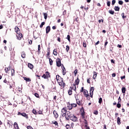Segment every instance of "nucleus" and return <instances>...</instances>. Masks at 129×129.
<instances>
[{
	"label": "nucleus",
	"instance_id": "obj_34",
	"mask_svg": "<svg viewBox=\"0 0 129 129\" xmlns=\"http://www.w3.org/2000/svg\"><path fill=\"white\" fill-rule=\"evenodd\" d=\"M66 39H67V40L69 41V43H71V40L70 39V36L69 35H67Z\"/></svg>",
	"mask_w": 129,
	"mask_h": 129
},
{
	"label": "nucleus",
	"instance_id": "obj_59",
	"mask_svg": "<svg viewBox=\"0 0 129 129\" xmlns=\"http://www.w3.org/2000/svg\"><path fill=\"white\" fill-rule=\"evenodd\" d=\"M57 41L58 42H59V43H61V38H60V37H58L57 38Z\"/></svg>",
	"mask_w": 129,
	"mask_h": 129
},
{
	"label": "nucleus",
	"instance_id": "obj_53",
	"mask_svg": "<svg viewBox=\"0 0 129 129\" xmlns=\"http://www.w3.org/2000/svg\"><path fill=\"white\" fill-rule=\"evenodd\" d=\"M121 106V105L120 104L118 103V104H117V107L118 108H120Z\"/></svg>",
	"mask_w": 129,
	"mask_h": 129
},
{
	"label": "nucleus",
	"instance_id": "obj_33",
	"mask_svg": "<svg viewBox=\"0 0 129 129\" xmlns=\"http://www.w3.org/2000/svg\"><path fill=\"white\" fill-rule=\"evenodd\" d=\"M77 73H78V70H77V69H76L74 71L75 76H76V75H77Z\"/></svg>",
	"mask_w": 129,
	"mask_h": 129
},
{
	"label": "nucleus",
	"instance_id": "obj_51",
	"mask_svg": "<svg viewBox=\"0 0 129 129\" xmlns=\"http://www.w3.org/2000/svg\"><path fill=\"white\" fill-rule=\"evenodd\" d=\"M108 44V42L107 41V40H106L105 41V44H104L105 47H106Z\"/></svg>",
	"mask_w": 129,
	"mask_h": 129
},
{
	"label": "nucleus",
	"instance_id": "obj_8",
	"mask_svg": "<svg viewBox=\"0 0 129 129\" xmlns=\"http://www.w3.org/2000/svg\"><path fill=\"white\" fill-rule=\"evenodd\" d=\"M77 104L79 105L80 106H82L83 105V104H82V100H80L79 99H78V97L76 98V96H75Z\"/></svg>",
	"mask_w": 129,
	"mask_h": 129
},
{
	"label": "nucleus",
	"instance_id": "obj_52",
	"mask_svg": "<svg viewBox=\"0 0 129 129\" xmlns=\"http://www.w3.org/2000/svg\"><path fill=\"white\" fill-rule=\"evenodd\" d=\"M84 90H86L84 89V87H82L81 90H80V92H83Z\"/></svg>",
	"mask_w": 129,
	"mask_h": 129
},
{
	"label": "nucleus",
	"instance_id": "obj_38",
	"mask_svg": "<svg viewBox=\"0 0 129 129\" xmlns=\"http://www.w3.org/2000/svg\"><path fill=\"white\" fill-rule=\"evenodd\" d=\"M43 16L45 20H47V18H48V15L47 14V13H44Z\"/></svg>",
	"mask_w": 129,
	"mask_h": 129
},
{
	"label": "nucleus",
	"instance_id": "obj_11",
	"mask_svg": "<svg viewBox=\"0 0 129 129\" xmlns=\"http://www.w3.org/2000/svg\"><path fill=\"white\" fill-rule=\"evenodd\" d=\"M56 66L57 67H61V65H62V63H61V59H60V58H56Z\"/></svg>",
	"mask_w": 129,
	"mask_h": 129
},
{
	"label": "nucleus",
	"instance_id": "obj_5",
	"mask_svg": "<svg viewBox=\"0 0 129 129\" xmlns=\"http://www.w3.org/2000/svg\"><path fill=\"white\" fill-rule=\"evenodd\" d=\"M81 111H82V112H81L82 118H83V119H84V120L85 121V125H87V126H88V122H87V120H86L85 119V111H84V108H83V107H82V108L81 109Z\"/></svg>",
	"mask_w": 129,
	"mask_h": 129
},
{
	"label": "nucleus",
	"instance_id": "obj_6",
	"mask_svg": "<svg viewBox=\"0 0 129 129\" xmlns=\"http://www.w3.org/2000/svg\"><path fill=\"white\" fill-rule=\"evenodd\" d=\"M42 78L44 79H48V78H51V76L50 75V73L49 72H46L45 74H44L42 76Z\"/></svg>",
	"mask_w": 129,
	"mask_h": 129
},
{
	"label": "nucleus",
	"instance_id": "obj_18",
	"mask_svg": "<svg viewBox=\"0 0 129 129\" xmlns=\"http://www.w3.org/2000/svg\"><path fill=\"white\" fill-rule=\"evenodd\" d=\"M14 126L15 129H20V127H19V125L17 122H14Z\"/></svg>",
	"mask_w": 129,
	"mask_h": 129
},
{
	"label": "nucleus",
	"instance_id": "obj_29",
	"mask_svg": "<svg viewBox=\"0 0 129 129\" xmlns=\"http://www.w3.org/2000/svg\"><path fill=\"white\" fill-rule=\"evenodd\" d=\"M21 57L23 58H26V53H25V52H22L21 53Z\"/></svg>",
	"mask_w": 129,
	"mask_h": 129
},
{
	"label": "nucleus",
	"instance_id": "obj_27",
	"mask_svg": "<svg viewBox=\"0 0 129 129\" xmlns=\"http://www.w3.org/2000/svg\"><path fill=\"white\" fill-rule=\"evenodd\" d=\"M11 76H15V69H11Z\"/></svg>",
	"mask_w": 129,
	"mask_h": 129
},
{
	"label": "nucleus",
	"instance_id": "obj_20",
	"mask_svg": "<svg viewBox=\"0 0 129 129\" xmlns=\"http://www.w3.org/2000/svg\"><path fill=\"white\" fill-rule=\"evenodd\" d=\"M79 82H80V80H79V78H77L76 80H75V85H79Z\"/></svg>",
	"mask_w": 129,
	"mask_h": 129
},
{
	"label": "nucleus",
	"instance_id": "obj_62",
	"mask_svg": "<svg viewBox=\"0 0 129 129\" xmlns=\"http://www.w3.org/2000/svg\"><path fill=\"white\" fill-rule=\"evenodd\" d=\"M28 43L30 45H32V43H33V41L32 40H29Z\"/></svg>",
	"mask_w": 129,
	"mask_h": 129
},
{
	"label": "nucleus",
	"instance_id": "obj_2",
	"mask_svg": "<svg viewBox=\"0 0 129 129\" xmlns=\"http://www.w3.org/2000/svg\"><path fill=\"white\" fill-rule=\"evenodd\" d=\"M70 119L72 121H74V122H77V121H78V118L77 117L75 116L74 114H73L71 112L67 115L66 120H69Z\"/></svg>",
	"mask_w": 129,
	"mask_h": 129
},
{
	"label": "nucleus",
	"instance_id": "obj_57",
	"mask_svg": "<svg viewBox=\"0 0 129 129\" xmlns=\"http://www.w3.org/2000/svg\"><path fill=\"white\" fill-rule=\"evenodd\" d=\"M85 129H90V127L89 126H87V125H85Z\"/></svg>",
	"mask_w": 129,
	"mask_h": 129
},
{
	"label": "nucleus",
	"instance_id": "obj_49",
	"mask_svg": "<svg viewBox=\"0 0 129 129\" xmlns=\"http://www.w3.org/2000/svg\"><path fill=\"white\" fill-rule=\"evenodd\" d=\"M38 114H43V111L39 110L37 112Z\"/></svg>",
	"mask_w": 129,
	"mask_h": 129
},
{
	"label": "nucleus",
	"instance_id": "obj_16",
	"mask_svg": "<svg viewBox=\"0 0 129 129\" xmlns=\"http://www.w3.org/2000/svg\"><path fill=\"white\" fill-rule=\"evenodd\" d=\"M15 32L16 33V34L20 33V28L18 27V26H16L14 28Z\"/></svg>",
	"mask_w": 129,
	"mask_h": 129
},
{
	"label": "nucleus",
	"instance_id": "obj_42",
	"mask_svg": "<svg viewBox=\"0 0 129 129\" xmlns=\"http://www.w3.org/2000/svg\"><path fill=\"white\" fill-rule=\"evenodd\" d=\"M93 91H94V87H92L90 88V92H93Z\"/></svg>",
	"mask_w": 129,
	"mask_h": 129
},
{
	"label": "nucleus",
	"instance_id": "obj_36",
	"mask_svg": "<svg viewBox=\"0 0 129 129\" xmlns=\"http://www.w3.org/2000/svg\"><path fill=\"white\" fill-rule=\"evenodd\" d=\"M117 122L118 124H120V118H119V117H117Z\"/></svg>",
	"mask_w": 129,
	"mask_h": 129
},
{
	"label": "nucleus",
	"instance_id": "obj_50",
	"mask_svg": "<svg viewBox=\"0 0 129 129\" xmlns=\"http://www.w3.org/2000/svg\"><path fill=\"white\" fill-rule=\"evenodd\" d=\"M38 52H40V51H41V45H38Z\"/></svg>",
	"mask_w": 129,
	"mask_h": 129
},
{
	"label": "nucleus",
	"instance_id": "obj_21",
	"mask_svg": "<svg viewBox=\"0 0 129 129\" xmlns=\"http://www.w3.org/2000/svg\"><path fill=\"white\" fill-rule=\"evenodd\" d=\"M23 79L26 82H31V80L29 78L23 77Z\"/></svg>",
	"mask_w": 129,
	"mask_h": 129
},
{
	"label": "nucleus",
	"instance_id": "obj_13",
	"mask_svg": "<svg viewBox=\"0 0 129 129\" xmlns=\"http://www.w3.org/2000/svg\"><path fill=\"white\" fill-rule=\"evenodd\" d=\"M53 114L56 119H57V118L59 117V114H58V112H57V111L54 110L53 111Z\"/></svg>",
	"mask_w": 129,
	"mask_h": 129
},
{
	"label": "nucleus",
	"instance_id": "obj_1",
	"mask_svg": "<svg viewBox=\"0 0 129 129\" xmlns=\"http://www.w3.org/2000/svg\"><path fill=\"white\" fill-rule=\"evenodd\" d=\"M56 79L59 86L62 87V88H64L66 86V83L64 82V80L59 75L56 76Z\"/></svg>",
	"mask_w": 129,
	"mask_h": 129
},
{
	"label": "nucleus",
	"instance_id": "obj_54",
	"mask_svg": "<svg viewBox=\"0 0 129 129\" xmlns=\"http://www.w3.org/2000/svg\"><path fill=\"white\" fill-rule=\"evenodd\" d=\"M90 80H91V79L90 78L89 79H87V83H89V84H90Z\"/></svg>",
	"mask_w": 129,
	"mask_h": 129
},
{
	"label": "nucleus",
	"instance_id": "obj_17",
	"mask_svg": "<svg viewBox=\"0 0 129 129\" xmlns=\"http://www.w3.org/2000/svg\"><path fill=\"white\" fill-rule=\"evenodd\" d=\"M67 107L69 109V110H71L72 108H73V106H72V104H71L70 103H68Z\"/></svg>",
	"mask_w": 129,
	"mask_h": 129
},
{
	"label": "nucleus",
	"instance_id": "obj_37",
	"mask_svg": "<svg viewBox=\"0 0 129 129\" xmlns=\"http://www.w3.org/2000/svg\"><path fill=\"white\" fill-rule=\"evenodd\" d=\"M66 129H71V126H70V125L67 124L66 125Z\"/></svg>",
	"mask_w": 129,
	"mask_h": 129
},
{
	"label": "nucleus",
	"instance_id": "obj_25",
	"mask_svg": "<svg viewBox=\"0 0 129 129\" xmlns=\"http://www.w3.org/2000/svg\"><path fill=\"white\" fill-rule=\"evenodd\" d=\"M121 91H122V93H123L124 94V93H125V91H126V89L125 88V87H122L121 89Z\"/></svg>",
	"mask_w": 129,
	"mask_h": 129
},
{
	"label": "nucleus",
	"instance_id": "obj_58",
	"mask_svg": "<svg viewBox=\"0 0 129 129\" xmlns=\"http://www.w3.org/2000/svg\"><path fill=\"white\" fill-rule=\"evenodd\" d=\"M71 126L72 128H73V127H74V123L72 122L71 124Z\"/></svg>",
	"mask_w": 129,
	"mask_h": 129
},
{
	"label": "nucleus",
	"instance_id": "obj_10",
	"mask_svg": "<svg viewBox=\"0 0 129 129\" xmlns=\"http://www.w3.org/2000/svg\"><path fill=\"white\" fill-rule=\"evenodd\" d=\"M18 115H22V116H24V117H25V118H29V116H28V114L25 112L21 113V112H18Z\"/></svg>",
	"mask_w": 129,
	"mask_h": 129
},
{
	"label": "nucleus",
	"instance_id": "obj_55",
	"mask_svg": "<svg viewBox=\"0 0 129 129\" xmlns=\"http://www.w3.org/2000/svg\"><path fill=\"white\" fill-rule=\"evenodd\" d=\"M107 5L108 7H110V2L107 1Z\"/></svg>",
	"mask_w": 129,
	"mask_h": 129
},
{
	"label": "nucleus",
	"instance_id": "obj_63",
	"mask_svg": "<svg viewBox=\"0 0 129 129\" xmlns=\"http://www.w3.org/2000/svg\"><path fill=\"white\" fill-rule=\"evenodd\" d=\"M120 78H121V80H122L123 79H124V78H125V76L120 77Z\"/></svg>",
	"mask_w": 129,
	"mask_h": 129
},
{
	"label": "nucleus",
	"instance_id": "obj_31",
	"mask_svg": "<svg viewBox=\"0 0 129 129\" xmlns=\"http://www.w3.org/2000/svg\"><path fill=\"white\" fill-rule=\"evenodd\" d=\"M62 75H65L66 74V69L64 68L62 69Z\"/></svg>",
	"mask_w": 129,
	"mask_h": 129
},
{
	"label": "nucleus",
	"instance_id": "obj_35",
	"mask_svg": "<svg viewBox=\"0 0 129 129\" xmlns=\"http://www.w3.org/2000/svg\"><path fill=\"white\" fill-rule=\"evenodd\" d=\"M32 113L35 114V115H37V114H38V113L37 112V111L36 110V109H33L32 110Z\"/></svg>",
	"mask_w": 129,
	"mask_h": 129
},
{
	"label": "nucleus",
	"instance_id": "obj_61",
	"mask_svg": "<svg viewBox=\"0 0 129 129\" xmlns=\"http://www.w3.org/2000/svg\"><path fill=\"white\" fill-rule=\"evenodd\" d=\"M66 14H67V11H66V10H64L62 13V15H63V16H65V15H66Z\"/></svg>",
	"mask_w": 129,
	"mask_h": 129
},
{
	"label": "nucleus",
	"instance_id": "obj_14",
	"mask_svg": "<svg viewBox=\"0 0 129 129\" xmlns=\"http://www.w3.org/2000/svg\"><path fill=\"white\" fill-rule=\"evenodd\" d=\"M73 87H70V89L68 90V94L69 95H72V92H73V91L72 90H73Z\"/></svg>",
	"mask_w": 129,
	"mask_h": 129
},
{
	"label": "nucleus",
	"instance_id": "obj_40",
	"mask_svg": "<svg viewBox=\"0 0 129 129\" xmlns=\"http://www.w3.org/2000/svg\"><path fill=\"white\" fill-rule=\"evenodd\" d=\"M34 96H35V97H36L37 98H40V97L39 96V94H38L37 93H35L34 94Z\"/></svg>",
	"mask_w": 129,
	"mask_h": 129
},
{
	"label": "nucleus",
	"instance_id": "obj_60",
	"mask_svg": "<svg viewBox=\"0 0 129 129\" xmlns=\"http://www.w3.org/2000/svg\"><path fill=\"white\" fill-rule=\"evenodd\" d=\"M74 86V88H73V90H74V91H76V85H73Z\"/></svg>",
	"mask_w": 129,
	"mask_h": 129
},
{
	"label": "nucleus",
	"instance_id": "obj_41",
	"mask_svg": "<svg viewBox=\"0 0 129 129\" xmlns=\"http://www.w3.org/2000/svg\"><path fill=\"white\" fill-rule=\"evenodd\" d=\"M94 114H95V115H97L98 114V111L95 110L93 112Z\"/></svg>",
	"mask_w": 129,
	"mask_h": 129
},
{
	"label": "nucleus",
	"instance_id": "obj_24",
	"mask_svg": "<svg viewBox=\"0 0 129 129\" xmlns=\"http://www.w3.org/2000/svg\"><path fill=\"white\" fill-rule=\"evenodd\" d=\"M10 70H11V67L5 68V71L6 73H8Z\"/></svg>",
	"mask_w": 129,
	"mask_h": 129
},
{
	"label": "nucleus",
	"instance_id": "obj_47",
	"mask_svg": "<svg viewBox=\"0 0 129 129\" xmlns=\"http://www.w3.org/2000/svg\"><path fill=\"white\" fill-rule=\"evenodd\" d=\"M72 105L73 107H77V104L72 103Z\"/></svg>",
	"mask_w": 129,
	"mask_h": 129
},
{
	"label": "nucleus",
	"instance_id": "obj_23",
	"mask_svg": "<svg viewBox=\"0 0 129 129\" xmlns=\"http://www.w3.org/2000/svg\"><path fill=\"white\" fill-rule=\"evenodd\" d=\"M53 55H54V56H57V55H58V52H57V49L55 48L53 50Z\"/></svg>",
	"mask_w": 129,
	"mask_h": 129
},
{
	"label": "nucleus",
	"instance_id": "obj_19",
	"mask_svg": "<svg viewBox=\"0 0 129 129\" xmlns=\"http://www.w3.org/2000/svg\"><path fill=\"white\" fill-rule=\"evenodd\" d=\"M28 67H29V68L31 70L34 69V66L32 63H28Z\"/></svg>",
	"mask_w": 129,
	"mask_h": 129
},
{
	"label": "nucleus",
	"instance_id": "obj_9",
	"mask_svg": "<svg viewBox=\"0 0 129 129\" xmlns=\"http://www.w3.org/2000/svg\"><path fill=\"white\" fill-rule=\"evenodd\" d=\"M13 127V123L10 120H8L7 125L6 126V128L10 129Z\"/></svg>",
	"mask_w": 129,
	"mask_h": 129
},
{
	"label": "nucleus",
	"instance_id": "obj_22",
	"mask_svg": "<svg viewBox=\"0 0 129 129\" xmlns=\"http://www.w3.org/2000/svg\"><path fill=\"white\" fill-rule=\"evenodd\" d=\"M52 124H54L55 126H57V127L59 126V124H58V122H57V121H55V120L52 121Z\"/></svg>",
	"mask_w": 129,
	"mask_h": 129
},
{
	"label": "nucleus",
	"instance_id": "obj_45",
	"mask_svg": "<svg viewBox=\"0 0 129 129\" xmlns=\"http://www.w3.org/2000/svg\"><path fill=\"white\" fill-rule=\"evenodd\" d=\"M108 20L109 22H110V23H112V22H113L112 18L109 17Z\"/></svg>",
	"mask_w": 129,
	"mask_h": 129
},
{
	"label": "nucleus",
	"instance_id": "obj_28",
	"mask_svg": "<svg viewBox=\"0 0 129 129\" xmlns=\"http://www.w3.org/2000/svg\"><path fill=\"white\" fill-rule=\"evenodd\" d=\"M97 76V73L94 72V76L93 77V79H96V77Z\"/></svg>",
	"mask_w": 129,
	"mask_h": 129
},
{
	"label": "nucleus",
	"instance_id": "obj_7",
	"mask_svg": "<svg viewBox=\"0 0 129 129\" xmlns=\"http://www.w3.org/2000/svg\"><path fill=\"white\" fill-rule=\"evenodd\" d=\"M83 93L85 97H86L87 98V100H89L90 99V97H89V95L88 94V91H87V90H85L83 92Z\"/></svg>",
	"mask_w": 129,
	"mask_h": 129
},
{
	"label": "nucleus",
	"instance_id": "obj_4",
	"mask_svg": "<svg viewBox=\"0 0 129 129\" xmlns=\"http://www.w3.org/2000/svg\"><path fill=\"white\" fill-rule=\"evenodd\" d=\"M50 54H51V50L50 47H47V53L46 54V58L49 59V64L50 66H52L53 65V60L50 58Z\"/></svg>",
	"mask_w": 129,
	"mask_h": 129
},
{
	"label": "nucleus",
	"instance_id": "obj_32",
	"mask_svg": "<svg viewBox=\"0 0 129 129\" xmlns=\"http://www.w3.org/2000/svg\"><path fill=\"white\" fill-rule=\"evenodd\" d=\"M4 83H6V84H8V85H9V84H10V82L8 81L7 80V79H5L4 81H3Z\"/></svg>",
	"mask_w": 129,
	"mask_h": 129
},
{
	"label": "nucleus",
	"instance_id": "obj_48",
	"mask_svg": "<svg viewBox=\"0 0 129 129\" xmlns=\"http://www.w3.org/2000/svg\"><path fill=\"white\" fill-rule=\"evenodd\" d=\"M118 4H119V5H120L121 6H122V5H123V2L121 1H118Z\"/></svg>",
	"mask_w": 129,
	"mask_h": 129
},
{
	"label": "nucleus",
	"instance_id": "obj_64",
	"mask_svg": "<svg viewBox=\"0 0 129 129\" xmlns=\"http://www.w3.org/2000/svg\"><path fill=\"white\" fill-rule=\"evenodd\" d=\"M103 126H104L103 129H107V128H106V124H104V125H103Z\"/></svg>",
	"mask_w": 129,
	"mask_h": 129
},
{
	"label": "nucleus",
	"instance_id": "obj_30",
	"mask_svg": "<svg viewBox=\"0 0 129 129\" xmlns=\"http://www.w3.org/2000/svg\"><path fill=\"white\" fill-rule=\"evenodd\" d=\"M66 50L67 53H68V52H69V50H70V46H69V45H67Z\"/></svg>",
	"mask_w": 129,
	"mask_h": 129
},
{
	"label": "nucleus",
	"instance_id": "obj_26",
	"mask_svg": "<svg viewBox=\"0 0 129 129\" xmlns=\"http://www.w3.org/2000/svg\"><path fill=\"white\" fill-rule=\"evenodd\" d=\"M114 10L115 11H116V12H119V10H120V8H119V7L118 6H115L114 8Z\"/></svg>",
	"mask_w": 129,
	"mask_h": 129
},
{
	"label": "nucleus",
	"instance_id": "obj_56",
	"mask_svg": "<svg viewBox=\"0 0 129 129\" xmlns=\"http://www.w3.org/2000/svg\"><path fill=\"white\" fill-rule=\"evenodd\" d=\"M109 14H110L111 15H113V11H112V10H109Z\"/></svg>",
	"mask_w": 129,
	"mask_h": 129
},
{
	"label": "nucleus",
	"instance_id": "obj_15",
	"mask_svg": "<svg viewBox=\"0 0 129 129\" xmlns=\"http://www.w3.org/2000/svg\"><path fill=\"white\" fill-rule=\"evenodd\" d=\"M50 31H51V27H50V26L46 27V33L49 34V33L50 32Z\"/></svg>",
	"mask_w": 129,
	"mask_h": 129
},
{
	"label": "nucleus",
	"instance_id": "obj_3",
	"mask_svg": "<svg viewBox=\"0 0 129 129\" xmlns=\"http://www.w3.org/2000/svg\"><path fill=\"white\" fill-rule=\"evenodd\" d=\"M70 112V111H67V107H65L61 109V115L62 117H65L66 119L67 118V115H69Z\"/></svg>",
	"mask_w": 129,
	"mask_h": 129
},
{
	"label": "nucleus",
	"instance_id": "obj_12",
	"mask_svg": "<svg viewBox=\"0 0 129 129\" xmlns=\"http://www.w3.org/2000/svg\"><path fill=\"white\" fill-rule=\"evenodd\" d=\"M16 37L17 38V40L21 41L22 40V38H23V34L19 32V33H17L16 35Z\"/></svg>",
	"mask_w": 129,
	"mask_h": 129
},
{
	"label": "nucleus",
	"instance_id": "obj_46",
	"mask_svg": "<svg viewBox=\"0 0 129 129\" xmlns=\"http://www.w3.org/2000/svg\"><path fill=\"white\" fill-rule=\"evenodd\" d=\"M83 47L84 48H86L87 47V44H86V42L85 41H84L83 43Z\"/></svg>",
	"mask_w": 129,
	"mask_h": 129
},
{
	"label": "nucleus",
	"instance_id": "obj_43",
	"mask_svg": "<svg viewBox=\"0 0 129 129\" xmlns=\"http://www.w3.org/2000/svg\"><path fill=\"white\" fill-rule=\"evenodd\" d=\"M99 103L100 104H101V103H102V98H100L99 99Z\"/></svg>",
	"mask_w": 129,
	"mask_h": 129
},
{
	"label": "nucleus",
	"instance_id": "obj_39",
	"mask_svg": "<svg viewBox=\"0 0 129 129\" xmlns=\"http://www.w3.org/2000/svg\"><path fill=\"white\" fill-rule=\"evenodd\" d=\"M121 16H122V19H126V16H124V13H122Z\"/></svg>",
	"mask_w": 129,
	"mask_h": 129
},
{
	"label": "nucleus",
	"instance_id": "obj_44",
	"mask_svg": "<svg viewBox=\"0 0 129 129\" xmlns=\"http://www.w3.org/2000/svg\"><path fill=\"white\" fill-rule=\"evenodd\" d=\"M44 25H45V22H42L41 25H40V28H43V26H44Z\"/></svg>",
	"mask_w": 129,
	"mask_h": 129
}]
</instances>
